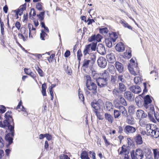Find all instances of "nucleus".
Here are the masks:
<instances>
[{"label": "nucleus", "instance_id": "c03bdc74", "mask_svg": "<svg viewBox=\"0 0 159 159\" xmlns=\"http://www.w3.org/2000/svg\"><path fill=\"white\" fill-rule=\"evenodd\" d=\"M111 37L112 38V39L113 42H115L118 38V35L115 32H112L111 34Z\"/></svg>", "mask_w": 159, "mask_h": 159}, {"label": "nucleus", "instance_id": "1a4fd4ad", "mask_svg": "<svg viewBox=\"0 0 159 159\" xmlns=\"http://www.w3.org/2000/svg\"><path fill=\"white\" fill-rule=\"evenodd\" d=\"M98 86L100 87H104L107 86V81L100 77L96 80Z\"/></svg>", "mask_w": 159, "mask_h": 159}, {"label": "nucleus", "instance_id": "6ab92c4d", "mask_svg": "<svg viewBox=\"0 0 159 159\" xmlns=\"http://www.w3.org/2000/svg\"><path fill=\"white\" fill-rule=\"evenodd\" d=\"M101 77H100L102 79L108 81L109 77V74L107 70H105L103 73L100 74Z\"/></svg>", "mask_w": 159, "mask_h": 159}, {"label": "nucleus", "instance_id": "4468645a", "mask_svg": "<svg viewBox=\"0 0 159 159\" xmlns=\"http://www.w3.org/2000/svg\"><path fill=\"white\" fill-rule=\"evenodd\" d=\"M124 97L128 100L130 101L134 99L133 94L129 91L125 92L124 94Z\"/></svg>", "mask_w": 159, "mask_h": 159}, {"label": "nucleus", "instance_id": "0e129e2a", "mask_svg": "<svg viewBox=\"0 0 159 159\" xmlns=\"http://www.w3.org/2000/svg\"><path fill=\"white\" fill-rule=\"evenodd\" d=\"M36 8L39 11L42 10V6L41 3H37L36 5Z\"/></svg>", "mask_w": 159, "mask_h": 159}, {"label": "nucleus", "instance_id": "c9c22d12", "mask_svg": "<svg viewBox=\"0 0 159 159\" xmlns=\"http://www.w3.org/2000/svg\"><path fill=\"white\" fill-rule=\"evenodd\" d=\"M135 102L136 105L139 107L142 106L141 98L140 97H137L135 98Z\"/></svg>", "mask_w": 159, "mask_h": 159}, {"label": "nucleus", "instance_id": "e2e57ef3", "mask_svg": "<svg viewBox=\"0 0 159 159\" xmlns=\"http://www.w3.org/2000/svg\"><path fill=\"white\" fill-rule=\"evenodd\" d=\"M55 56V55L53 54L51 55L50 57H47L48 60V61L50 63L52 61L53 58Z\"/></svg>", "mask_w": 159, "mask_h": 159}, {"label": "nucleus", "instance_id": "412c9836", "mask_svg": "<svg viewBox=\"0 0 159 159\" xmlns=\"http://www.w3.org/2000/svg\"><path fill=\"white\" fill-rule=\"evenodd\" d=\"M104 117L105 120L109 123H111L113 122V117L111 114L108 113H105L104 114Z\"/></svg>", "mask_w": 159, "mask_h": 159}, {"label": "nucleus", "instance_id": "49530a36", "mask_svg": "<svg viewBox=\"0 0 159 159\" xmlns=\"http://www.w3.org/2000/svg\"><path fill=\"white\" fill-rule=\"evenodd\" d=\"M97 42H93L89 44L90 45V48L92 51H95L97 47Z\"/></svg>", "mask_w": 159, "mask_h": 159}, {"label": "nucleus", "instance_id": "864d4df0", "mask_svg": "<svg viewBox=\"0 0 159 159\" xmlns=\"http://www.w3.org/2000/svg\"><path fill=\"white\" fill-rule=\"evenodd\" d=\"M100 32L103 34H106L107 33L108 31V29L107 28H103L100 29H99Z\"/></svg>", "mask_w": 159, "mask_h": 159}, {"label": "nucleus", "instance_id": "f03ea898", "mask_svg": "<svg viewBox=\"0 0 159 159\" xmlns=\"http://www.w3.org/2000/svg\"><path fill=\"white\" fill-rule=\"evenodd\" d=\"M89 59H85L82 62V67L84 70L87 69H90L93 66L96 60V53H93Z\"/></svg>", "mask_w": 159, "mask_h": 159}, {"label": "nucleus", "instance_id": "6e6d98bb", "mask_svg": "<svg viewBox=\"0 0 159 159\" xmlns=\"http://www.w3.org/2000/svg\"><path fill=\"white\" fill-rule=\"evenodd\" d=\"M157 127L156 125L151 124L150 126V131H153V130H157Z\"/></svg>", "mask_w": 159, "mask_h": 159}, {"label": "nucleus", "instance_id": "de8ad7c7", "mask_svg": "<svg viewBox=\"0 0 159 159\" xmlns=\"http://www.w3.org/2000/svg\"><path fill=\"white\" fill-rule=\"evenodd\" d=\"M120 92L116 89H114L112 92L113 95L116 97H118L119 96Z\"/></svg>", "mask_w": 159, "mask_h": 159}, {"label": "nucleus", "instance_id": "6e6552de", "mask_svg": "<svg viewBox=\"0 0 159 159\" xmlns=\"http://www.w3.org/2000/svg\"><path fill=\"white\" fill-rule=\"evenodd\" d=\"M98 66L102 68H104L107 66V61L106 58L102 57H100L97 60Z\"/></svg>", "mask_w": 159, "mask_h": 159}, {"label": "nucleus", "instance_id": "423d86ee", "mask_svg": "<svg viewBox=\"0 0 159 159\" xmlns=\"http://www.w3.org/2000/svg\"><path fill=\"white\" fill-rule=\"evenodd\" d=\"M87 88L91 91L92 93L95 94L97 93V86L93 82L86 84Z\"/></svg>", "mask_w": 159, "mask_h": 159}, {"label": "nucleus", "instance_id": "393cba45", "mask_svg": "<svg viewBox=\"0 0 159 159\" xmlns=\"http://www.w3.org/2000/svg\"><path fill=\"white\" fill-rule=\"evenodd\" d=\"M90 45H88L86 46L85 48L84 51V55H86L87 54H89L90 56L91 57V55L93 53L91 52V48Z\"/></svg>", "mask_w": 159, "mask_h": 159}, {"label": "nucleus", "instance_id": "a211bd4d", "mask_svg": "<svg viewBox=\"0 0 159 159\" xmlns=\"http://www.w3.org/2000/svg\"><path fill=\"white\" fill-rule=\"evenodd\" d=\"M143 99L144 100L143 106L145 108L148 109L149 107V95H146L144 97Z\"/></svg>", "mask_w": 159, "mask_h": 159}, {"label": "nucleus", "instance_id": "8fccbe9b", "mask_svg": "<svg viewBox=\"0 0 159 159\" xmlns=\"http://www.w3.org/2000/svg\"><path fill=\"white\" fill-rule=\"evenodd\" d=\"M120 111L116 110H114V115L115 118H118L120 115Z\"/></svg>", "mask_w": 159, "mask_h": 159}, {"label": "nucleus", "instance_id": "4be33fe9", "mask_svg": "<svg viewBox=\"0 0 159 159\" xmlns=\"http://www.w3.org/2000/svg\"><path fill=\"white\" fill-rule=\"evenodd\" d=\"M127 117L126 122L128 124L133 125L135 124V120L134 118L132 116H128Z\"/></svg>", "mask_w": 159, "mask_h": 159}, {"label": "nucleus", "instance_id": "2f4dec72", "mask_svg": "<svg viewBox=\"0 0 159 159\" xmlns=\"http://www.w3.org/2000/svg\"><path fill=\"white\" fill-rule=\"evenodd\" d=\"M105 106L107 110L108 111H110L113 108V106L112 103L109 102H106Z\"/></svg>", "mask_w": 159, "mask_h": 159}, {"label": "nucleus", "instance_id": "0eeeda50", "mask_svg": "<svg viewBox=\"0 0 159 159\" xmlns=\"http://www.w3.org/2000/svg\"><path fill=\"white\" fill-rule=\"evenodd\" d=\"M115 107L118 109L120 113H121L123 116L126 117L128 115V113L125 108L122 106H119L118 104L116 103V101L114 102Z\"/></svg>", "mask_w": 159, "mask_h": 159}, {"label": "nucleus", "instance_id": "9b49d317", "mask_svg": "<svg viewBox=\"0 0 159 159\" xmlns=\"http://www.w3.org/2000/svg\"><path fill=\"white\" fill-rule=\"evenodd\" d=\"M97 51L102 55H104L106 53L105 49L102 44H99L97 47Z\"/></svg>", "mask_w": 159, "mask_h": 159}, {"label": "nucleus", "instance_id": "f3484780", "mask_svg": "<svg viewBox=\"0 0 159 159\" xmlns=\"http://www.w3.org/2000/svg\"><path fill=\"white\" fill-rule=\"evenodd\" d=\"M125 130L126 133L127 134L133 133L135 132L136 129L134 127L132 126L127 125L125 127Z\"/></svg>", "mask_w": 159, "mask_h": 159}, {"label": "nucleus", "instance_id": "7c9ffc66", "mask_svg": "<svg viewBox=\"0 0 159 159\" xmlns=\"http://www.w3.org/2000/svg\"><path fill=\"white\" fill-rule=\"evenodd\" d=\"M118 88L119 91L121 92H125L126 89V86L122 83H119Z\"/></svg>", "mask_w": 159, "mask_h": 159}, {"label": "nucleus", "instance_id": "39448f33", "mask_svg": "<svg viewBox=\"0 0 159 159\" xmlns=\"http://www.w3.org/2000/svg\"><path fill=\"white\" fill-rule=\"evenodd\" d=\"M131 154L132 159H142L143 157V152L140 149H137L135 153L134 151H132Z\"/></svg>", "mask_w": 159, "mask_h": 159}, {"label": "nucleus", "instance_id": "f257e3e1", "mask_svg": "<svg viewBox=\"0 0 159 159\" xmlns=\"http://www.w3.org/2000/svg\"><path fill=\"white\" fill-rule=\"evenodd\" d=\"M11 122H10L6 119V120L3 121V123L4 128L7 127L8 130L9 131V133L7 134L5 136V139L8 142L9 144L12 142V137L14 136V124L12 125Z\"/></svg>", "mask_w": 159, "mask_h": 159}, {"label": "nucleus", "instance_id": "4d7b16f0", "mask_svg": "<svg viewBox=\"0 0 159 159\" xmlns=\"http://www.w3.org/2000/svg\"><path fill=\"white\" fill-rule=\"evenodd\" d=\"M47 34L44 32V31L42 30L41 33H40V38L42 40H44V38L47 35Z\"/></svg>", "mask_w": 159, "mask_h": 159}, {"label": "nucleus", "instance_id": "473e14b6", "mask_svg": "<svg viewBox=\"0 0 159 159\" xmlns=\"http://www.w3.org/2000/svg\"><path fill=\"white\" fill-rule=\"evenodd\" d=\"M120 23L125 28H127L128 29L131 30L132 27L129 25L127 22H126L124 20H121L120 21Z\"/></svg>", "mask_w": 159, "mask_h": 159}, {"label": "nucleus", "instance_id": "37998d69", "mask_svg": "<svg viewBox=\"0 0 159 159\" xmlns=\"http://www.w3.org/2000/svg\"><path fill=\"white\" fill-rule=\"evenodd\" d=\"M117 77L116 75H111V82L113 84H115L117 80Z\"/></svg>", "mask_w": 159, "mask_h": 159}, {"label": "nucleus", "instance_id": "c85d7f7f", "mask_svg": "<svg viewBox=\"0 0 159 159\" xmlns=\"http://www.w3.org/2000/svg\"><path fill=\"white\" fill-rule=\"evenodd\" d=\"M135 141L138 144H141L143 143L142 138L139 134H137L135 138Z\"/></svg>", "mask_w": 159, "mask_h": 159}, {"label": "nucleus", "instance_id": "69168bd1", "mask_svg": "<svg viewBox=\"0 0 159 159\" xmlns=\"http://www.w3.org/2000/svg\"><path fill=\"white\" fill-rule=\"evenodd\" d=\"M59 157L60 159H70L67 155L64 154L61 155Z\"/></svg>", "mask_w": 159, "mask_h": 159}, {"label": "nucleus", "instance_id": "a878e982", "mask_svg": "<svg viewBox=\"0 0 159 159\" xmlns=\"http://www.w3.org/2000/svg\"><path fill=\"white\" fill-rule=\"evenodd\" d=\"M107 61L110 63H113L115 60V57L113 54L110 53L107 55Z\"/></svg>", "mask_w": 159, "mask_h": 159}, {"label": "nucleus", "instance_id": "603ef678", "mask_svg": "<svg viewBox=\"0 0 159 159\" xmlns=\"http://www.w3.org/2000/svg\"><path fill=\"white\" fill-rule=\"evenodd\" d=\"M94 111L96 113V115L97 114H99L100 113H102L103 112V110L101 108V107H99L95 109Z\"/></svg>", "mask_w": 159, "mask_h": 159}, {"label": "nucleus", "instance_id": "052dcab7", "mask_svg": "<svg viewBox=\"0 0 159 159\" xmlns=\"http://www.w3.org/2000/svg\"><path fill=\"white\" fill-rule=\"evenodd\" d=\"M102 38V36L99 34L96 35L95 39L98 42H100Z\"/></svg>", "mask_w": 159, "mask_h": 159}, {"label": "nucleus", "instance_id": "aec40b11", "mask_svg": "<svg viewBox=\"0 0 159 159\" xmlns=\"http://www.w3.org/2000/svg\"><path fill=\"white\" fill-rule=\"evenodd\" d=\"M5 117L7 120H8L10 122H12L11 124L12 125L14 124L13 119L11 116V111H8L7 112L5 115Z\"/></svg>", "mask_w": 159, "mask_h": 159}, {"label": "nucleus", "instance_id": "a18cd8bd", "mask_svg": "<svg viewBox=\"0 0 159 159\" xmlns=\"http://www.w3.org/2000/svg\"><path fill=\"white\" fill-rule=\"evenodd\" d=\"M143 113V111L141 110H138L136 113L137 117L138 118H141L142 115Z\"/></svg>", "mask_w": 159, "mask_h": 159}, {"label": "nucleus", "instance_id": "338daca9", "mask_svg": "<svg viewBox=\"0 0 159 159\" xmlns=\"http://www.w3.org/2000/svg\"><path fill=\"white\" fill-rule=\"evenodd\" d=\"M18 37L19 39H22L24 41H26V38L22 34H21L20 33L18 35Z\"/></svg>", "mask_w": 159, "mask_h": 159}, {"label": "nucleus", "instance_id": "2eb2a0df", "mask_svg": "<svg viewBox=\"0 0 159 159\" xmlns=\"http://www.w3.org/2000/svg\"><path fill=\"white\" fill-rule=\"evenodd\" d=\"M26 7V5L25 4L21 6L18 10L15 11L16 14L17 16L18 15L20 16H21L22 15L23 11L25 10Z\"/></svg>", "mask_w": 159, "mask_h": 159}, {"label": "nucleus", "instance_id": "f704fd0d", "mask_svg": "<svg viewBox=\"0 0 159 159\" xmlns=\"http://www.w3.org/2000/svg\"><path fill=\"white\" fill-rule=\"evenodd\" d=\"M148 127H147L146 130H142L141 132V134L145 138H148V136L149 135V132H148Z\"/></svg>", "mask_w": 159, "mask_h": 159}, {"label": "nucleus", "instance_id": "dca6fc26", "mask_svg": "<svg viewBox=\"0 0 159 159\" xmlns=\"http://www.w3.org/2000/svg\"><path fill=\"white\" fill-rule=\"evenodd\" d=\"M115 48L116 50L119 52H123L125 49V45L121 42L118 43L116 46Z\"/></svg>", "mask_w": 159, "mask_h": 159}, {"label": "nucleus", "instance_id": "bb28decb", "mask_svg": "<svg viewBox=\"0 0 159 159\" xmlns=\"http://www.w3.org/2000/svg\"><path fill=\"white\" fill-rule=\"evenodd\" d=\"M121 150L119 152V150L120 149V148H119L118 150L119 154L120 155H125V154L128 153L127 152V150L126 148V147L125 145H123L122 147L121 148Z\"/></svg>", "mask_w": 159, "mask_h": 159}, {"label": "nucleus", "instance_id": "c756f323", "mask_svg": "<svg viewBox=\"0 0 159 159\" xmlns=\"http://www.w3.org/2000/svg\"><path fill=\"white\" fill-rule=\"evenodd\" d=\"M148 121L145 119H140L139 120V123L140 125L142 127L146 126L148 127Z\"/></svg>", "mask_w": 159, "mask_h": 159}, {"label": "nucleus", "instance_id": "e433bc0d", "mask_svg": "<svg viewBox=\"0 0 159 159\" xmlns=\"http://www.w3.org/2000/svg\"><path fill=\"white\" fill-rule=\"evenodd\" d=\"M112 40L111 38H108L105 39V43L107 47L109 48H111L112 47Z\"/></svg>", "mask_w": 159, "mask_h": 159}, {"label": "nucleus", "instance_id": "72a5a7b5", "mask_svg": "<svg viewBox=\"0 0 159 159\" xmlns=\"http://www.w3.org/2000/svg\"><path fill=\"white\" fill-rule=\"evenodd\" d=\"M21 34L26 38L28 37V31L25 27L21 28L20 30Z\"/></svg>", "mask_w": 159, "mask_h": 159}, {"label": "nucleus", "instance_id": "680f3d73", "mask_svg": "<svg viewBox=\"0 0 159 159\" xmlns=\"http://www.w3.org/2000/svg\"><path fill=\"white\" fill-rule=\"evenodd\" d=\"M125 81V79L123 78V76L121 75H120L118 76V81H120L121 82H123Z\"/></svg>", "mask_w": 159, "mask_h": 159}, {"label": "nucleus", "instance_id": "5701e85b", "mask_svg": "<svg viewBox=\"0 0 159 159\" xmlns=\"http://www.w3.org/2000/svg\"><path fill=\"white\" fill-rule=\"evenodd\" d=\"M150 135L153 138H157L159 136V131L157 130L150 131Z\"/></svg>", "mask_w": 159, "mask_h": 159}, {"label": "nucleus", "instance_id": "4c0bfd02", "mask_svg": "<svg viewBox=\"0 0 159 159\" xmlns=\"http://www.w3.org/2000/svg\"><path fill=\"white\" fill-rule=\"evenodd\" d=\"M155 159H158L159 158V151L157 149H153Z\"/></svg>", "mask_w": 159, "mask_h": 159}, {"label": "nucleus", "instance_id": "ddd939ff", "mask_svg": "<svg viewBox=\"0 0 159 159\" xmlns=\"http://www.w3.org/2000/svg\"><path fill=\"white\" fill-rule=\"evenodd\" d=\"M115 66L117 70L120 73H121L123 71L124 66L121 63L116 61L115 63Z\"/></svg>", "mask_w": 159, "mask_h": 159}, {"label": "nucleus", "instance_id": "f8f14e48", "mask_svg": "<svg viewBox=\"0 0 159 159\" xmlns=\"http://www.w3.org/2000/svg\"><path fill=\"white\" fill-rule=\"evenodd\" d=\"M131 91L134 93H139L141 91L140 87L138 85H133L131 86L129 88Z\"/></svg>", "mask_w": 159, "mask_h": 159}, {"label": "nucleus", "instance_id": "3c124183", "mask_svg": "<svg viewBox=\"0 0 159 159\" xmlns=\"http://www.w3.org/2000/svg\"><path fill=\"white\" fill-rule=\"evenodd\" d=\"M44 12H42L40 13V14L39 15H37V16L39 18L41 21L43 20L44 18Z\"/></svg>", "mask_w": 159, "mask_h": 159}, {"label": "nucleus", "instance_id": "09e8293b", "mask_svg": "<svg viewBox=\"0 0 159 159\" xmlns=\"http://www.w3.org/2000/svg\"><path fill=\"white\" fill-rule=\"evenodd\" d=\"M135 107L134 106L131 105L129 107L128 111L129 113L133 114L134 112Z\"/></svg>", "mask_w": 159, "mask_h": 159}, {"label": "nucleus", "instance_id": "5fc2aeb1", "mask_svg": "<svg viewBox=\"0 0 159 159\" xmlns=\"http://www.w3.org/2000/svg\"><path fill=\"white\" fill-rule=\"evenodd\" d=\"M80 89L79 90V97L80 99L82 101H84V97L82 92L80 91Z\"/></svg>", "mask_w": 159, "mask_h": 159}, {"label": "nucleus", "instance_id": "cd10ccee", "mask_svg": "<svg viewBox=\"0 0 159 159\" xmlns=\"http://www.w3.org/2000/svg\"><path fill=\"white\" fill-rule=\"evenodd\" d=\"M80 157L81 159H90L88 152L86 151H83L82 152Z\"/></svg>", "mask_w": 159, "mask_h": 159}, {"label": "nucleus", "instance_id": "9d476101", "mask_svg": "<svg viewBox=\"0 0 159 159\" xmlns=\"http://www.w3.org/2000/svg\"><path fill=\"white\" fill-rule=\"evenodd\" d=\"M92 107L95 110L98 108L104 105V103L101 100H99L97 102L96 101H93L91 104Z\"/></svg>", "mask_w": 159, "mask_h": 159}, {"label": "nucleus", "instance_id": "a19ab883", "mask_svg": "<svg viewBox=\"0 0 159 159\" xmlns=\"http://www.w3.org/2000/svg\"><path fill=\"white\" fill-rule=\"evenodd\" d=\"M142 78L140 77H136L134 79V83L136 84H139L141 82Z\"/></svg>", "mask_w": 159, "mask_h": 159}, {"label": "nucleus", "instance_id": "20e7f679", "mask_svg": "<svg viewBox=\"0 0 159 159\" xmlns=\"http://www.w3.org/2000/svg\"><path fill=\"white\" fill-rule=\"evenodd\" d=\"M154 117L159 121V115L157 113H155L153 105H150V120L155 122L156 120L154 119Z\"/></svg>", "mask_w": 159, "mask_h": 159}, {"label": "nucleus", "instance_id": "7ed1b4c3", "mask_svg": "<svg viewBox=\"0 0 159 159\" xmlns=\"http://www.w3.org/2000/svg\"><path fill=\"white\" fill-rule=\"evenodd\" d=\"M130 63L128 66L129 70L131 74L135 76L139 74V69L137 67V64L135 63V60L133 58L130 61Z\"/></svg>", "mask_w": 159, "mask_h": 159}, {"label": "nucleus", "instance_id": "13d9d810", "mask_svg": "<svg viewBox=\"0 0 159 159\" xmlns=\"http://www.w3.org/2000/svg\"><path fill=\"white\" fill-rule=\"evenodd\" d=\"M86 79V84H87L89 83L92 82L91 81V79L90 76L89 75H86L85 76Z\"/></svg>", "mask_w": 159, "mask_h": 159}, {"label": "nucleus", "instance_id": "ea45409f", "mask_svg": "<svg viewBox=\"0 0 159 159\" xmlns=\"http://www.w3.org/2000/svg\"><path fill=\"white\" fill-rule=\"evenodd\" d=\"M131 51L130 48H129L128 50L126 51V52L124 53V54L125 57L128 58H130L131 56Z\"/></svg>", "mask_w": 159, "mask_h": 159}, {"label": "nucleus", "instance_id": "79ce46f5", "mask_svg": "<svg viewBox=\"0 0 159 159\" xmlns=\"http://www.w3.org/2000/svg\"><path fill=\"white\" fill-rule=\"evenodd\" d=\"M120 103L123 105L124 106H127V105L126 101L124 98L122 97H121L120 98Z\"/></svg>", "mask_w": 159, "mask_h": 159}, {"label": "nucleus", "instance_id": "bf43d9fd", "mask_svg": "<svg viewBox=\"0 0 159 159\" xmlns=\"http://www.w3.org/2000/svg\"><path fill=\"white\" fill-rule=\"evenodd\" d=\"M37 70L40 76L43 77L44 76V74L43 71L39 67H38V68L37 69Z\"/></svg>", "mask_w": 159, "mask_h": 159}, {"label": "nucleus", "instance_id": "b1692460", "mask_svg": "<svg viewBox=\"0 0 159 159\" xmlns=\"http://www.w3.org/2000/svg\"><path fill=\"white\" fill-rule=\"evenodd\" d=\"M21 102L20 101L19 103L18 106L16 107V109H18L20 108V107L21 106ZM21 110L24 112L23 114L24 116H26L28 115V112H27L26 109L23 106H21V108H20Z\"/></svg>", "mask_w": 159, "mask_h": 159}, {"label": "nucleus", "instance_id": "58836bf2", "mask_svg": "<svg viewBox=\"0 0 159 159\" xmlns=\"http://www.w3.org/2000/svg\"><path fill=\"white\" fill-rule=\"evenodd\" d=\"M42 93L43 96H46V89L47 88L46 84L44 83L42 85Z\"/></svg>", "mask_w": 159, "mask_h": 159}, {"label": "nucleus", "instance_id": "774afa93", "mask_svg": "<svg viewBox=\"0 0 159 159\" xmlns=\"http://www.w3.org/2000/svg\"><path fill=\"white\" fill-rule=\"evenodd\" d=\"M89 153L91 155V157L93 158V159H96V154L93 151H90L89 152Z\"/></svg>", "mask_w": 159, "mask_h": 159}]
</instances>
